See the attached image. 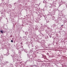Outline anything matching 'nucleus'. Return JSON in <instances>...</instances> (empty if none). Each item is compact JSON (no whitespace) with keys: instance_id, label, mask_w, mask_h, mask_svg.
<instances>
[{"instance_id":"nucleus-1","label":"nucleus","mask_w":67,"mask_h":67,"mask_svg":"<svg viewBox=\"0 0 67 67\" xmlns=\"http://www.w3.org/2000/svg\"><path fill=\"white\" fill-rule=\"evenodd\" d=\"M0 32L2 34L3 33V31H2L1 30L0 31Z\"/></svg>"},{"instance_id":"nucleus-2","label":"nucleus","mask_w":67,"mask_h":67,"mask_svg":"<svg viewBox=\"0 0 67 67\" xmlns=\"http://www.w3.org/2000/svg\"><path fill=\"white\" fill-rule=\"evenodd\" d=\"M11 42L13 43V40H11Z\"/></svg>"},{"instance_id":"nucleus-3","label":"nucleus","mask_w":67,"mask_h":67,"mask_svg":"<svg viewBox=\"0 0 67 67\" xmlns=\"http://www.w3.org/2000/svg\"><path fill=\"white\" fill-rule=\"evenodd\" d=\"M62 26H63V25H62Z\"/></svg>"}]
</instances>
